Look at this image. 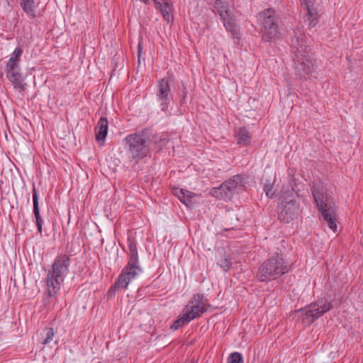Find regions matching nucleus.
Masks as SVG:
<instances>
[{"instance_id":"nucleus-8","label":"nucleus","mask_w":363,"mask_h":363,"mask_svg":"<svg viewBox=\"0 0 363 363\" xmlns=\"http://www.w3.org/2000/svg\"><path fill=\"white\" fill-rule=\"evenodd\" d=\"M23 54V50L17 47L11 53L9 61L6 65V74L8 79L14 85L15 87L23 91L26 84L23 83V79L21 75L20 67L21 57Z\"/></svg>"},{"instance_id":"nucleus-24","label":"nucleus","mask_w":363,"mask_h":363,"mask_svg":"<svg viewBox=\"0 0 363 363\" xmlns=\"http://www.w3.org/2000/svg\"><path fill=\"white\" fill-rule=\"evenodd\" d=\"M218 264L225 272H227L231 267L232 262L228 259L224 257V258H221L220 260H218Z\"/></svg>"},{"instance_id":"nucleus-11","label":"nucleus","mask_w":363,"mask_h":363,"mask_svg":"<svg viewBox=\"0 0 363 363\" xmlns=\"http://www.w3.org/2000/svg\"><path fill=\"white\" fill-rule=\"evenodd\" d=\"M209 306L208 299L203 294H195L182 309V313L191 322L206 313Z\"/></svg>"},{"instance_id":"nucleus-19","label":"nucleus","mask_w":363,"mask_h":363,"mask_svg":"<svg viewBox=\"0 0 363 363\" xmlns=\"http://www.w3.org/2000/svg\"><path fill=\"white\" fill-rule=\"evenodd\" d=\"M173 194L186 206L191 207L193 205L192 199L195 194L190 191L175 187L173 189Z\"/></svg>"},{"instance_id":"nucleus-2","label":"nucleus","mask_w":363,"mask_h":363,"mask_svg":"<svg viewBox=\"0 0 363 363\" xmlns=\"http://www.w3.org/2000/svg\"><path fill=\"white\" fill-rule=\"evenodd\" d=\"M312 194L320 213L322 220L334 233L337 231V212L332 198L325 193L323 186L318 183L314 184Z\"/></svg>"},{"instance_id":"nucleus-7","label":"nucleus","mask_w":363,"mask_h":363,"mask_svg":"<svg viewBox=\"0 0 363 363\" xmlns=\"http://www.w3.org/2000/svg\"><path fill=\"white\" fill-rule=\"evenodd\" d=\"M260 21L262 39L264 42H271L279 38L280 31L279 28V18L275 10L265 9L258 16Z\"/></svg>"},{"instance_id":"nucleus-16","label":"nucleus","mask_w":363,"mask_h":363,"mask_svg":"<svg viewBox=\"0 0 363 363\" xmlns=\"http://www.w3.org/2000/svg\"><path fill=\"white\" fill-rule=\"evenodd\" d=\"M32 192H33L32 197H33V214H34V218L35 220V224L38 228V231L39 232L40 234H42L43 225L44 223V221L40 214L38 196L37 190H36L35 186H33Z\"/></svg>"},{"instance_id":"nucleus-21","label":"nucleus","mask_w":363,"mask_h":363,"mask_svg":"<svg viewBox=\"0 0 363 363\" xmlns=\"http://www.w3.org/2000/svg\"><path fill=\"white\" fill-rule=\"evenodd\" d=\"M210 5L213 7V11H216L220 16H225L230 11L228 3L223 0H216Z\"/></svg>"},{"instance_id":"nucleus-17","label":"nucleus","mask_w":363,"mask_h":363,"mask_svg":"<svg viewBox=\"0 0 363 363\" xmlns=\"http://www.w3.org/2000/svg\"><path fill=\"white\" fill-rule=\"evenodd\" d=\"M108 128V120L106 117L101 116L95 128L96 130V140L101 142V144L104 143L106 138Z\"/></svg>"},{"instance_id":"nucleus-28","label":"nucleus","mask_w":363,"mask_h":363,"mask_svg":"<svg viewBox=\"0 0 363 363\" xmlns=\"http://www.w3.org/2000/svg\"><path fill=\"white\" fill-rule=\"evenodd\" d=\"M3 74L0 72V77H2Z\"/></svg>"},{"instance_id":"nucleus-14","label":"nucleus","mask_w":363,"mask_h":363,"mask_svg":"<svg viewBox=\"0 0 363 363\" xmlns=\"http://www.w3.org/2000/svg\"><path fill=\"white\" fill-rule=\"evenodd\" d=\"M301 5L307 11V21L309 26L313 28L318 23L319 12L318 7L311 0H300Z\"/></svg>"},{"instance_id":"nucleus-23","label":"nucleus","mask_w":363,"mask_h":363,"mask_svg":"<svg viewBox=\"0 0 363 363\" xmlns=\"http://www.w3.org/2000/svg\"><path fill=\"white\" fill-rule=\"evenodd\" d=\"M228 363H243L242 354L238 352H233L228 357Z\"/></svg>"},{"instance_id":"nucleus-6","label":"nucleus","mask_w":363,"mask_h":363,"mask_svg":"<svg viewBox=\"0 0 363 363\" xmlns=\"http://www.w3.org/2000/svg\"><path fill=\"white\" fill-rule=\"evenodd\" d=\"M292 48L296 49L294 58L295 72L300 78H306L314 70L312 59L309 56L311 48L308 46L303 38L293 40Z\"/></svg>"},{"instance_id":"nucleus-1","label":"nucleus","mask_w":363,"mask_h":363,"mask_svg":"<svg viewBox=\"0 0 363 363\" xmlns=\"http://www.w3.org/2000/svg\"><path fill=\"white\" fill-rule=\"evenodd\" d=\"M127 253L128 262L114 284L108 289V294L110 296L114 295L118 289H126L131 281L135 279L143 271L140 266L137 244L135 240H128Z\"/></svg>"},{"instance_id":"nucleus-22","label":"nucleus","mask_w":363,"mask_h":363,"mask_svg":"<svg viewBox=\"0 0 363 363\" xmlns=\"http://www.w3.org/2000/svg\"><path fill=\"white\" fill-rule=\"evenodd\" d=\"M189 323V320L186 318L185 315H183V313L181 312L180 315H179V318L173 322V323L170 326V328L172 330H176L178 328L183 327Z\"/></svg>"},{"instance_id":"nucleus-20","label":"nucleus","mask_w":363,"mask_h":363,"mask_svg":"<svg viewBox=\"0 0 363 363\" xmlns=\"http://www.w3.org/2000/svg\"><path fill=\"white\" fill-rule=\"evenodd\" d=\"M23 11L31 18L36 17L35 9L37 5L35 0H19Z\"/></svg>"},{"instance_id":"nucleus-5","label":"nucleus","mask_w":363,"mask_h":363,"mask_svg":"<svg viewBox=\"0 0 363 363\" xmlns=\"http://www.w3.org/2000/svg\"><path fill=\"white\" fill-rule=\"evenodd\" d=\"M289 266L285 262L281 255L274 254L264 261L258 268L256 274L261 282H268L288 273Z\"/></svg>"},{"instance_id":"nucleus-18","label":"nucleus","mask_w":363,"mask_h":363,"mask_svg":"<svg viewBox=\"0 0 363 363\" xmlns=\"http://www.w3.org/2000/svg\"><path fill=\"white\" fill-rule=\"evenodd\" d=\"M235 137L238 145L245 147L251 143L252 135L246 127L235 128Z\"/></svg>"},{"instance_id":"nucleus-27","label":"nucleus","mask_w":363,"mask_h":363,"mask_svg":"<svg viewBox=\"0 0 363 363\" xmlns=\"http://www.w3.org/2000/svg\"><path fill=\"white\" fill-rule=\"evenodd\" d=\"M168 142H169V139L164 135H161V136H160L159 139L156 138L155 140V144H157L158 143H162L161 146L165 145Z\"/></svg>"},{"instance_id":"nucleus-12","label":"nucleus","mask_w":363,"mask_h":363,"mask_svg":"<svg viewBox=\"0 0 363 363\" xmlns=\"http://www.w3.org/2000/svg\"><path fill=\"white\" fill-rule=\"evenodd\" d=\"M300 208L299 203L291 196L285 197L278 206V218L286 223L297 217Z\"/></svg>"},{"instance_id":"nucleus-13","label":"nucleus","mask_w":363,"mask_h":363,"mask_svg":"<svg viewBox=\"0 0 363 363\" xmlns=\"http://www.w3.org/2000/svg\"><path fill=\"white\" fill-rule=\"evenodd\" d=\"M170 84L171 79L168 77H164L159 80L157 84V99L160 102L161 111L164 112L167 111L168 106L173 99Z\"/></svg>"},{"instance_id":"nucleus-25","label":"nucleus","mask_w":363,"mask_h":363,"mask_svg":"<svg viewBox=\"0 0 363 363\" xmlns=\"http://www.w3.org/2000/svg\"><path fill=\"white\" fill-rule=\"evenodd\" d=\"M54 336H55V332H54L53 328H48L47 330V333H46V337L44 340V341L43 342V343L44 345L50 343L51 341H52Z\"/></svg>"},{"instance_id":"nucleus-4","label":"nucleus","mask_w":363,"mask_h":363,"mask_svg":"<svg viewBox=\"0 0 363 363\" xmlns=\"http://www.w3.org/2000/svg\"><path fill=\"white\" fill-rule=\"evenodd\" d=\"M70 263V257L66 254H59L55 258L51 269L47 274V291L49 296L52 297L59 292Z\"/></svg>"},{"instance_id":"nucleus-26","label":"nucleus","mask_w":363,"mask_h":363,"mask_svg":"<svg viewBox=\"0 0 363 363\" xmlns=\"http://www.w3.org/2000/svg\"><path fill=\"white\" fill-rule=\"evenodd\" d=\"M264 191H265L266 195L269 198H272L275 194L273 186L269 184L264 185Z\"/></svg>"},{"instance_id":"nucleus-15","label":"nucleus","mask_w":363,"mask_h":363,"mask_svg":"<svg viewBox=\"0 0 363 363\" xmlns=\"http://www.w3.org/2000/svg\"><path fill=\"white\" fill-rule=\"evenodd\" d=\"M222 20L224 27L226 30L231 33L233 38H238V31L237 30V25L235 23V18L232 15L230 11L227 12L225 16H220Z\"/></svg>"},{"instance_id":"nucleus-9","label":"nucleus","mask_w":363,"mask_h":363,"mask_svg":"<svg viewBox=\"0 0 363 363\" xmlns=\"http://www.w3.org/2000/svg\"><path fill=\"white\" fill-rule=\"evenodd\" d=\"M244 184L243 177L239 174L222 183L218 187H213L210 194L220 200H230L235 193L242 189Z\"/></svg>"},{"instance_id":"nucleus-3","label":"nucleus","mask_w":363,"mask_h":363,"mask_svg":"<svg viewBox=\"0 0 363 363\" xmlns=\"http://www.w3.org/2000/svg\"><path fill=\"white\" fill-rule=\"evenodd\" d=\"M150 135L147 130L128 134L123 143L130 162H136L147 157L150 152Z\"/></svg>"},{"instance_id":"nucleus-10","label":"nucleus","mask_w":363,"mask_h":363,"mask_svg":"<svg viewBox=\"0 0 363 363\" xmlns=\"http://www.w3.org/2000/svg\"><path fill=\"white\" fill-rule=\"evenodd\" d=\"M333 308V301L325 298H318L306 307L302 314V321L306 325H311L315 320L321 317Z\"/></svg>"}]
</instances>
